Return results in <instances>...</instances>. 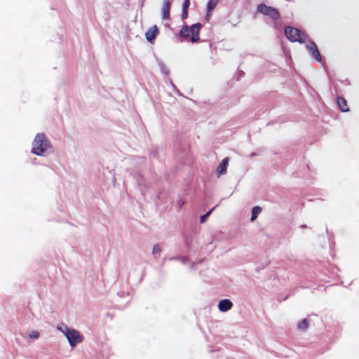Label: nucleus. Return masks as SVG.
I'll use <instances>...</instances> for the list:
<instances>
[{
	"mask_svg": "<svg viewBox=\"0 0 359 359\" xmlns=\"http://www.w3.org/2000/svg\"><path fill=\"white\" fill-rule=\"evenodd\" d=\"M202 25L199 22L194 24L191 27L185 25L181 28L179 35L183 38V41L196 43L199 41V34Z\"/></svg>",
	"mask_w": 359,
	"mask_h": 359,
	"instance_id": "1",
	"label": "nucleus"
},
{
	"mask_svg": "<svg viewBox=\"0 0 359 359\" xmlns=\"http://www.w3.org/2000/svg\"><path fill=\"white\" fill-rule=\"evenodd\" d=\"M50 147L51 144L46 137L43 134H37L32 142V152L42 156Z\"/></svg>",
	"mask_w": 359,
	"mask_h": 359,
	"instance_id": "2",
	"label": "nucleus"
},
{
	"mask_svg": "<svg viewBox=\"0 0 359 359\" xmlns=\"http://www.w3.org/2000/svg\"><path fill=\"white\" fill-rule=\"evenodd\" d=\"M57 330L64 334L72 347L76 346L83 340V337L79 331L67 327L65 324L58 325Z\"/></svg>",
	"mask_w": 359,
	"mask_h": 359,
	"instance_id": "3",
	"label": "nucleus"
},
{
	"mask_svg": "<svg viewBox=\"0 0 359 359\" xmlns=\"http://www.w3.org/2000/svg\"><path fill=\"white\" fill-rule=\"evenodd\" d=\"M285 34L286 37L292 42L304 43L306 41V34L297 28L292 27H286L285 28Z\"/></svg>",
	"mask_w": 359,
	"mask_h": 359,
	"instance_id": "4",
	"label": "nucleus"
},
{
	"mask_svg": "<svg viewBox=\"0 0 359 359\" xmlns=\"http://www.w3.org/2000/svg\"><path fill=\"white\" fill-rule=\"evenodd\" d=\"M257 11L265 15L269 16L273 20H277L280 18V14L276 8L269 6L264 4L258 5Z\"/></svg>",
	"mask_w": 359,
	"mask_h": 359,
	"instance_id": "5",
	"label": "nucleus"
},
{
	"mask_svg": "<svg viewBox=\"0 0 359 359\" xmlns=\"http://www.w3.org/2000/svg\"><path fill=\"white\" fill-rule=\"evenodd\" d=\"M306 47L313 58H315L318 62H321V55L318 50L316 43L314 41L311 40L308 41L306 44Z\"/></svg>",
	"mask_w": 359,
	"mask_h": 359,
	"instance_id": "6",
	"label": "nucleus"
},
{
	"mask_svg": "<svg viewBox=\"0 0 359 359\" xmlns=\"http://www.w3.org/2000/svg\"><path fill=\"white\" fill-rule=\"evenodd\" d=\"M159 33V29L156 25L150 27L145 33L146 39L148 41L152 42Z\"/></svg>",
	"mask_w": 359,
	"mask_h": 359,
	"instance_id": "7",
	"label": "nucleus"
},
{
	"mask_svg": "<svg viewBox=\"0 0 359 359\" xmlns=\"http://www.w3.org/2000/svg\"><path fill=\"white\" fill-rule=\"evenodd\" d=\"M233 307L232 302L229 299H224L219 301L218 309L222 312H226Z\"/></svg>",
	"mask_w": 359,
	"mask_h": 359,
	"instance_id": "8",
	"label": "nucleus"
},
{
	"mask_svg": "<svg viewBox=\"0 0 359 359\" xmlns=\"http://www.w3.org/2000/svg\"><path fill=\"white\" fill-rule=\"evenodd\" d=\"M229 165V158H224L219 163L217 168V177L224 175L226 172V168Z\"/></svg>",
	"mask_w": 359,
	"mask_h": 359,
	"instance_id": "9",
	"label": "nucleus"
},
{
	"mask_svg": "<svg viewBox=\"0 0 359 359\" xmlns=\"http://www.w3.org/2000/svg\"><path fill=\"white\" fill-rule=\"evenodd\" d=\"M337 102L339 109L342 112H348V111H349L350 109H349L347 101L346 100L345 98H344L343 97H337Z\"/></svg>",
	"mask_w": 359,
	"mask_h": 359,
	"instance_id": "10",
	"label": "nucleus"
},
{
	"mask_svg": "<svg viewBox=\"0 0 359 359\" xmlns=\"http://www.w3.org/2000/svg\"><path fill=\"white\" fill-rule=\"evenodd\" d=\"M170 2L169 0H165L162 7V18L168 20L170 18Z\"/></svg>",
	"mask_w": 359,
	"mask_h": 359,
	"instance_id": "11",
	"label": "nucleus"
},
{
	"mask_svg": "<svg viewBox=\"0 0 359 359\" xmlns=\"http://www.w3.org/2000/svg\"><path fill=\"white\" fill-rule=\"evenodd\" d=\"M219 2V0H209L208 4L207 17L211 15L212 11L216 7Z\"/></svg>",
	"mask_w": 359,
	"mask_h": 359,
	"instance_id": "12",
	"label": "nucleus"
},
{
	"mask_svg": "<svg viewBox=\"0 0 359 359\" xmlns=\"http://www.w3.org/2000/svg\"><path fill=\"white\" fill-rule=\"evenodd\" d=\"M261 212H262V208L261 207H259V206H255L252 209L250 220L251 221L255 220L257 218L259 214Z\"/></svg>",
	"mask_w": 359,
	"mask_h": 359,
	"instance_id": "13",
	"label": "nucleus"
},
{
	"mask_svg": "<svg viewBox=\"0 0 359 359\" xmlns=\"http://www.w3.org/2000/svg\"><path fill=\"white\" fill-rule=\"evenodd\" d=\"M216 207H217V205H215V207L211 208L210 210H208L205 214H204L200 217V222L201 224L205 223L207 221L208 218L210 217L212 212L215 209Z\"/></svg>",
	"mask_w": 359,
	"mask_h": 359,
	"instance_id": "14",
	"label": "nucleus"
},
{
	"mask_svg": "<svg viewBox=\"0 0 359 359\" xmlns=\"http://www.w3.org/2000/svg\"><path fill=\"white\" fill-rule=\"evenodd\" d=\"M309 327V321L307 319H303L302 321H300L297 327L299 330H305Z\"/></svg>",
	"mask_w": 359,
	"mask_h": 359,
	"instance_id": "15",
	"label": "nucleus"
},
{
	"mask_svg": "<svg viewBox=\"0 0 359 359\" xmlns=\"http://www.w3.org/2000/svg\"><path fill=\"white\" fill-rule=\"evenodd\" d=\"M170 260H172V259H178L180 260L182 264H186L188 261H189V259L186 257H171L170 259Z\"/></svg>",
	"mask_w": 359,
	"mask_h": 359,
	"instance_id": "16",
	"label": "nucleus"
},
{
	"mask_svg": "<svg viewBox=\"0 0 359 359\" xmlns=\"http://www.w3.org/2000/svg\"><path fill=\"white\" fill-rule=\"evenodd\" d=\"M161 251V249L159 246V245L158 244H156L154 247H153V249H152V255H155L156 254H160Z\"/></svg>",
	"mask_w": 359,
	"mask_h": 359,
	"instance_id": "17",
	"label": "nucleus"
},
{
	"mask_svg": "<svg viewBox=\"0 0 359 359\" xmlns=\"http://www.w3.org/2000/svg\"><path fill=\"white\" fill-rule=\"evenodd\" d=\"M29 337L32 339H37L39 337V333L37 331H32L29 334Z\"/></svg>",
	"mask_w": 359,
	"mask_h": 359,
	"instance_id": "18",
	"label": "nucleus"
},
{
	"mask_svg": "<svg viewBox=\"0 0 359 359\" xmlns=\"http://www.w3.org/2000/svg\"><path fill=\"white\" fill-rule=\"evenodd\" d=\"M190 5L189 0H184L182 6V9L188 10Z\"/></svg>",
	"mask_w": 359,
	"mask_h": 359,
	"instance_id": "19",
	"label": "nucleus"
},
{
	"mask_svg": "<svg viewBox=\"0 0 359 359\" xmlns=\"http://www.w3.org/2000/svg\"><path fill=\"white\" fill-rule=\"evenodd\" d=\"M188 17V10L182 9V18L186 19Z\"/></svg>",
	"mask_w": 359,
	"mask_h": 359,
	"instance_id": "20",
	"label": "nucleus"
},
{
	"mask_svg": "<svg viewBox=\"0 0 359 359\" xmlns=\"http://www.w3.org/2000/svg\"><path fill=\"white\" fill-rule=\"evenodd\" d=\"M184 202L182 198H180L177 201V204L179 208H181L184 205Z\"/></svg>",
	"mask_w": 359,
	"mask_h": 359,
	"instance_id": "21",
	"label": "nucleus"
},
{
	"mask_svg": "<svg viewBox=\"0 0 359 359\" xmlns=\"http://www.w3.org/2000/svg\"><path fill=\"white\" fill-rule=\"evenodd\" d=\"M195 265H196V264H195L194 262H193V263L191 264L190 269H194Z\"/></svg>",
	"mask_w": 359,
	"mask_h": 359,
	"instance_id": "22",
	"label": "nucleus"
}]
</instances>
